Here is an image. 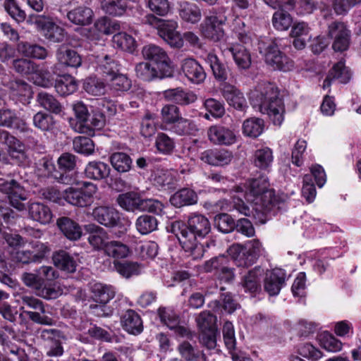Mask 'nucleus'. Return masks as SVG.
Masks as SVG:
<instances>
[{"mask_svg": "<svg viewBox=\"0 0 361 361\" xmlns=\"http://www.w3.org/2000/svg\"><path fill=\"white\" fill-rule=\"evenodd\" d=\"M226 11V8L224 6L212 8L204 17L200 24V31L205 38L214 42L220 41L223 38L224 30L221 25L227 21Z\"/></svg>", "mask_w": 361, "mask_h": 361, "instance_id": "nucleus-6", "label": "nucleus"}, {"mask_svg": "<svg viewBox=\"0 0 361 361\" xmlns=\"http://www.w3.org/2000/svg\"><path fill=\"white\" fill-rule=\"evenodd\" d=\"M286 273L281 269H274L267 271L264 280V288L271 296L279 293L281 288L285 284Z\"/></svg>", "mask_w": 361, "mask_h": 361, "instance_id": "nucleus-18", "label": "nucleus"}, {"mask_svg": "<svg viewBox=\"0 0 361 361\" xmlns=\"http://www.w3.org/2000/svg\"><path fill=\"white\" fill-rule=\"evenodd\" d=\"M311 173L306 174L303 178V185L302 188V196L308 203L314 201L316 197V190L314 183L316 182V169L314 166L310 169Z\"/></svg>", "mask_w": 361, "mask_h": 361, "instance_id": "nucleus-43", "label": "nucleus"}, {"mask_svg": "<svg viewBox=\"0 0 361 361\" xmlns=\"http://www.w3.org/2000/svg\"><path fill=\"white\" fill-rule=\"evenodd\" d=\"M91 290L93 300L101 304H106L115 296V290L112 286L100 283H94Z\"/></svg>", "mask_w": 361, "mask_h": 361, "instance_id": "nucleus-37", "label": "nucleus"}, {"mask_svg": "<svg viewBox=\"0 0 361 361\" xmlns=\"http://www.w3.org/2000/svg\"><path fill=\"white\" fill-rule=\"evenodd\" d=\"M33 125L42 131L51 130L55 126L54 117L47 113L39 111L33 116Z\"/></svg>", "mask_w": 361, "mask_h": 361, "instance_id": "nucleus-59", "label": "nucleus"}, {"mask_svg": "<svg viewBox=\"0 0 361 361\" xmlns=\"http://www.w3.org/2000/svg\"><path fill=\"white\" fill-rule=\"evenodd\" d=\"M23 283L35 290L37 295L47 300L56 298L59 292L50 286H43V281L39 274L31 272H24L21 275Z\"/></svg>", "mask_w": 361, "mask_h": 361, "instance_id": "nucleus-10", "label": "nucleus"}, {"mask_svg": "<svg viewBox=\"0 0 361 361\" xmlns=\"http://www.w3.org/2000/svg\"><path fill=\"white\" fill-rule=\"evenodd\" d=\"M328 74L334 80H338L343 84L349 82L352 76L350 70L345 66L343 60L336 63L329 71Z\"/></svg>", "mask_w": 361, "mask_h": 361, "instance_id": "nucleus-48", "label": "nucleus"}, {"mask_svg": "<svg viewBox=\"0 0 361 361\" xmlns=\"http://www.w3.org/2000/svg\"><path fill=\"white\" fill-rule=\"evenodd\" d=\"M34 73L35 74V83L42 87H50L56 82L54 73L48 69L47 62L43 63L41 67L37 65V70Z\"/></svg>", "mask_w": 361, "mask_h": 361, "instance_id": "nucleus-44", "label": "nucleus"}, {"mask_svg": "<svg viewBox=\"0 0 361 361\" xmlns=\"http://www.w3.org/2000/svg\"><path fill=\"white\" fill-rule=\"evenodd\" d=\"M172 230L188 256L193 259L203 257L204 249L198 239L204 238L212 230L211 223L206 216L197 212L191 213L186 224L175 221L172 224Z\"/></svg>", "mask_w": 361, "mask_h": 361, "instance_id": "nucleus-1", "label": "nucleus"}, {"mask_svg": "<svg viewBox=\"0 0 361 361\" xmlns=\"http://www.w3.org/2000/svg\"><path fill=\"white\" fill-rule=\"evenodd\" d=\"M260 52L264 53L267 64L274 70L288 71L293 67V62L284 55L275 42H271L267 47H259Z\"/></svg>", "mask_w": 361, "mask_h": 361, "instance_id": "nucleus-8", "label": "nucleus"}, {"mask_svg": "<svg viewBox=\"0 0 361 361\" xmlns=\"http://www.w3.org/2000/svg\"><path fill=\"white\" fill-rule=\"evenodd\" d=\"M207 61L212 70L214 78L219 81L225 82L228 78L227 67L213 53L208 54Z\"/></svg>", "mask_w": 361, "mask_h": 361, "instance_id": "nucleus-46", "label": "nucleus"}, {"mask_svg": "<svg viewBox=\"0 0 361 361\" xmlns=\"http://www.w3.org/2000/svg\"><path fill=\"white\" fill-rule=\"evenodd\" d=\"M162 128L169 130L178 135H191L198 131V128L194 121L182 116L170 127Z\"/></svg>", "mask_w": 361, "mask_h": 361, "instance_id": "nucleus-42", "label": "nucleus"}, {"mask_svg": "<svg viewBox=\"0 0 361 361\" xmlns=\"http://www.w3.org/2000/svg\"><path fill=\"white\" fill-rule=\"evenodd\" d=\"M177 183V172L167 169H157L154 173V184L161 190L174 189Z\"/></svg>", "mask_w": 361, "mask_h": 361, "instance_id": "nucleus-23", "label": "nucleus"}, {"mask_svg": "<svg viewBox=\"0 0 361 361\" xmlns=\"http://www.w3.org/2000/svg\"><path fill=\"white\" fill-rule=\"evenodd\" d=\"M83 88L90 94L101 96L105 94L106 85L101 78L89 77L85 80Z\"/></svg>", "mask_w": 361, "mask_h": 361, "instance_id": "nucleus-51", "label": "nucleus"}, {"mask_svg": "<svg viewBox=\"0 0 361 361\" xmlns=\"http://www.w3.org/2000/svg\"><path fill=\"white\" fill-rule=\"evenodd\" d=\"M92 10L85 6H79L67 13V18L76 25H88L93 20Z\"/></svg>", "mask_w": 361, "mask_h": 361, "instance_id": "nucleus-24", "label": "nucleus"}, {"mask_svg": "<svg viewBox=\"0 0 361 361\" xmlns=\"http://www.w3.org/2000/svg\"><path fill=\"white\" fill-rule=\"evenodd\" d=\"M221 93L228 104L235 109L244 111L247 107L243 94L235 86L224 82L221 85Z\"/></svg>", "mask_w": 361, "mask_h": 361, "instance_id": "nucleus-19", "label": "nucleus"}, {"mask_svg": "<svg viewBox=\"0 0 361 361\" xmlns=\"http://www.w3.org/2000/svg\"><path fill=\"white\" fill-rule=\"evenodd\" d=\"M113 42L117 47L130 53L135 51L137 45L135 39L126 32L115 34L113 37Z\"/></svg>", "mask_w": 361, "mask_h": 361, "instance_id": "nucleus-61", "label": "nucleus"}, {"mask_svg": "<svg viewBox=\"0 0 361 361\" xmlns=\"http://www.w3.org/2000/svg\"><path fill=\"white\" fill-rule=\"evenodd\" d=\"M262 271L260 268H255L250 271L247 274L244 276L242 285L245 291L252 293L257 292L259 288V276L261 275Z\"/></svg>", "mask_w": 361, "mask_h": 361, "instance_id": "nucleus-58", "label": "nucleus"}, {"mask_svg": "<svg viewBox=\"0 0 361 361\" xmlns=\"http://www.w3.org/2000/svg\"><path fill=\"white\" fill-rule=\"evenodd\" d=\"M127 6L128 0H103L102 2V9L106 13L114 16H122Z\"/></svg>", "mask_w": 361, "mask_h": 361, "instance_id": "nucleus-55", "label": "nucleus"}, {"mask_svg": "<svg viewBox=\"0 0 361 361\" xmlns=\"http://www.w3.org/2000/svg\"><path fill=\"white\" fill-rule=\"evenodd\" d=\"M293 23L290 13L284 10L276 11L272 17L273 26L278 30H287Z\"/></svg>", "mask_w": 361, "mask_h": 361, "instance_id": "nucleus-62", "label": "nucleus"}, {"mask_svg": "<svg viewBox=\"0 0 361 361\" xmlns=\"http://www.w3.org/2000/svg\"><path fill=\"white\" fill-rule=\"evenodd\" d=\"M161 121L164 125V128L170 127L180 116L179 107L175 104H166L161 110Z\"/></svg>", "mask_w": 361, "mask_h": 361, "instance_id": "nucleus-57", "label": "nucleus"}, {"mask_svg": "<svg viewBox=\"0 0 361 361\" xmlns=\"http://www.w3.org/2000/svg\"><path fill=\"white\" fill-rule=\"evenodd\" d=\"M1 190L8 195V199H26L23 187L15 180L4 183L1 186Z\"/></svg>", "mask_w": 361, "mask_h": 361, "instance_id": "nucleus-64", "label": "nucleus"}, {"mask_svg": "<svg viewBox=\"0 0 361 361\" xmlns=\"http://www.w3.org/2000/svg\"><path fill=\"white\" fill-rule=\"evenodd\" d=\"M8 146V155L13 164L25 166L28 164V156L25 145L11 135L6 143Z\"/></svg>", "mask_w": 361, "mask_h": 361, "instance_id": "nucleus-17", "label": "nucleus"}, {"mask_svg": "<svg viewBox=\"0 0 361 361\" xmlns=\"http://www.w3.org/2000/svg\"><path fill=\"white\" fill-rule=\"evenodd\" d=\"M317 340L320 347L328 352L337 353L343 348V343L329 331H324Z\"/></svg>", "mask_w": 361, "mask_h": 361, "instance_id": "nucleus-49", "label": "nucleus"}, {"mask_svg": "<svg viewBox=\"0 0 361 361\" xmlns=\"http://www.w3.org/2000/svg\"><path fill=\"white\" fill-rule=\"evenodd\" d=\"M164 98L180 106H188L197 100V95L192 91L182 87L169 89L163 92Z\"/></svg>", "mask_w": 361, "mask_h": 361, "instance_id": "nucleus-20", "label": "nucleus"}, {"mask_svg": "<svg viewBox=\"0 0 361 361\" xmlns=\"http://www.w3.org/2000/svg\"><path fill=\"white\" fill-rule=\"evenodd\" d=\"M36 24L44 37L52 42H62L66 38L65 30L56 25L50 18L40 16Z\"/></svg>", "mask_w": 361, "mask_h": 361, "instance_id": "nucleus-12", "label": "nucleus"}, {"mask_svg": "<svg viewBox=\"0 0 361 361\" xmlns=\"http://www.w3.org/2000/svg\"><path fill=\"white\" fill-rule=\"evenodd\" d=\"M55 89L61 96H67L74 93L78 87L77 80L71 75H63L56 80Z\"/></svg>", "mask_w": 361, "mask_h": 361, "instance_id": "nucleus-40", "label": "nucleus"}, {"mask_svg": "<svg viewBox=\"0 0 361 361\" xmlns=\"http://www.w3.org/2000/svg\"><path fill=\"white\" fill-rule=\"evenodd\" d=\"M41 338L44 341H53L47 354L48 356L59 357L63 354V348L61 342L57 339L61 337V331L55 329H43L41 331Z\"/></svg>", "mask_w": 361, "mask_h": 361, "instance_id": "nucleus-32", "label": "nucleus"}, {"mask_svg": "<svg viewBox=\"0 0 361 361\" xmlns=\"http://www.w3.org/2000/svg\"><path fill=\"white\" fill-rule=\"evenodd\" d=\"M73 109L79 122L74 127L75 130L78 133H85V123L87 121L90 116L87 106L82 102H77L73 105Z\"/></svg>", "mask_w": 361, "mask_h": 361, "instance_id": "nucleus-56", "label": "nucleus"}, {"mask_svg": "<svg viewBox=\"0 0 361 361\" xmlns=\"http://www.w3.org/2000/svg\"><path fill=\"white\" fill-rule=\"evenodd\" d=\"M136 76L147 82H150L156 78H162L168 76L169 73L161 71H157V68L152 66L148 62H140L135 67Z\"/></svg>", "mask_w": 361, "mask_h": 361, "instance_id": "nucleus-25", "label": "nucleus"}, {"mask_svg": "<svg viewBox=\"0 0 361 361\" xmlns=\"http://www.w3.org/2000/svg\"><path fill=\"white\" fill-rule=\"evenodd\" d=\"M29 216L41 224H49L52 219L50 209L40 202H32L28 206Z\"/></svg>", "mask_w": 361, "mask_h": 361, "instance_id": "nucleus-34", "label": "nucleus"}, {"mask_svg": "<svg viewBox=\"0 0 361 361\" xmlns=\"http://www.w3.org/2000/svg\"><path fill=\"white\" fill-rule=\"evenodd\" d=\"M225 51L231 54L233 59L240 69H247L250 68L252 61L251 56L247 49L242 44H232Z\"/></svg>", "mask_w": 361, "mask_h": 361, "instance_id": "nucleus-29", "label": "nucleus"}, {"mask_svg": "<svg viewBox=\"0 0 361 361\" xmlns=\"http://www.w3.org/2000/svg\"><path fill=\"white\" fill-rule=\"evenodd\" d=\"M117 204L124 210L135 212H149L160 214L163 209V204L153 199H143L140 195L134 191L124 192L118 195Z\"/></svg>", "mask_w": 361, "mask_h": 361, "instance_id": "nucleus-4", "label": "nucleus"}, {"mask_svg": "<svg viewBox=\"0 0 361 361\" xmlns=\"http://www.w3.org/2000/svg\"><path fill=\"white\" fill-rule=\"evenodd\" d=\"M158 221L151 215L144 214L139 216L135 222L137 231L142 235H147L157 228Z\"/></svg>", "mask_w": 361, "mask_h": 361, "instance_id": "nucleus-54", "label": "nucleus"}, {"mask_svg": "<svg viewBox=\"0 0 361 361\" xmlns=\"http://www.w3.org/2000/svg\"><path fill=\"white\" fill-rule=\"evenodd\" d=\"M110 167L102 161H90L85 169V176L91 179L102 180L110 174Z\"/></svg>", "mask_w": 361, "mask_h": 361, "instance_id": "nucleus-38", "label": "nucleus"}, {"mask_svg": "<svg viewBox=\"0 0 361 361\" xmlns=\"http://www.w3.org/2000/svg\"><path fill=\"white\" fill-rule=\"evenodd\" d=\"M108 85L114 91L126 92L131 87V80L123 74L116 73L108 80Z\"/></svg>", "mask_w": 361, "mask_h": 361, "instance_id": "nucleus-63", "label": "nucleus"}, {"mask_svg": "<svg viewBox=\"0 0 361 361\" xmlns=\"http://www.w3.org/2000/svg\"><path fill=\"white\" fill-rule=\"evenodd\" d=\"M198 197L196 192L189 188H183L170 197V202L176 207L192 205L197 203Z\"/></svg>", "mask_w": 361, "mask_h": 361, "instance_id": "nucleus-35", "label": "nucleus"}, {"mask_svg": "<svg viewBox=\"0 0 361 361\" xmlns=\"http://www.w3.org/2000/svg\"><path fill=\"white\" fill-rule=\"evenodd\" d=\"M233 158V153L225 149H207L202 152L200 157L203 162L215 166L227 165L232 161Z\"/></svg>", "mask_w": 361, "mask_h": 361, "instance_id": "nucleus-16", "label": "nucleus"}, {"mask_svg": "<svg viewBox=\"0 0 361 361\" xmlns=\"http://www.w3.org/2000/svg\"><path fill=\"white\" fill-rule=\"evenodd\" d=\"M177 350L181 357L185 361H208L204 353L188 341L180 343Z\"/></svg>", "mask_w": 361, "mask_h": 361, "instance_id": "nucleus-33", "label": "nucleus"}, {"mask_svg": "<svg viewBox=\"0 0 361 361\" xmlns=\"http://www.w3.org/2000/svg\"><path fill=\"white\" fill-rule=\"evenodd\" d=\"M329 35L334 38L332 49L336 52L347 51L350 47L351 32L341 22L334 21L329 25Z\"/></svg>", "mask_w": 361, "mask_h": 361, "instance_id": "nucleus-9", "label": "nucleus"}, {"mask_svg": "<svg viewBox=\"0 0 361 361\" xmlns=\"http://www.w3.org/2000/svg\"><path fill=\"white\" fill-rule=\"evenodd\" d=\"M110 162L113 168L119 173L128 172L132 166L131 158L123 152L113 153L110 157Z\"/></svg>", "mask_w": 361, "mask_h": 361, "instance_id": "nucleus-50", "label": "nucleus"}, {"mask_svg": "<svg viewBox=\"0 0 361 361\" xmlns=\"http://www.w3.org/2000/svg\"><path fill=\"white\" fill-rule=\"evenodd\" d=\"M97 71L106 78H111L118 72V63L112 56H101L97 61Z\"/></svg>", "mask_w": 361, "mask_h": 361, "instance_id": "nucleus-41", "label": "nucleus"}, {"mask_svg": "<svg viewBox=\"0 0 361 361\" xmlns=\"http://www.w3.org/2000/svg\"><path fill=\"white\" fill-rule=\"evenodd\" d=\"M98 188L93 183L84 181L80 188L69 187L61 194L62 198L68 204L78 207H85L93 202V197Z\"/></svg>", "mask_w": 361, "mask_h": 361, "instance_id": "nucleus-7", "label": "nucleus"}, {"mask_svg": "<svg viewBox=\"0 0 361 361\" xmlns=\"http://www.w3.org/2000/svg\"><path fill=\"white\" fill-rule=\"evenodd\" d=\"M123 328L129 334H140L143 331L142 321L140 315L133 310H127L121 317Z\"/></svg>", "mask_w": 361, "mask_h": 361, "instance_id": "nucleus-27", "label": "nucleus"}, {"mask_svg": "<svg viewBox=\"0 0 361 361\" xmlns=\"http://www.w3.org/2000/svg\"><path fill=\"white\" fill-rule=\"evenodd\" d=\"M181 69L185 76L192 83L200 84L206 78V73L203 68L195 59H186L183 60Z\"/></svg>", "mask_w": 361, "mask_h": 361, "instance_id": "nucleus-21", "label": "nucleus"}, {"mask_svg": "<svg viewBox=\"0 0 361 361\" xmlns=\"http://www.w3.org/2000/svg\"><path fill=\"white\" fill-rule=\"evenodd\" d=\"M250 99L262 114L269 116L274 124L280 126L283 121L284 106L279 97L277 87L271 82L259 83L250 94Z\"/></svg>", "mask_w": 361, "mask_h": 361, "instance_id": "nucleus-3", "label": "nucleus"}, {"mask_svg": "<svg viewBox=\"0 0 361 361\" xmlns=\"http://www.w3.org/2000/svg\"><path fill=\"white\" fill-rule=\"evenodd\" d=\"M209 140L216 145L229 146L236 142V135L233 130L221 125H214L207 130Z\"/></svg>", "mask_w": 361, "mask_h": 361, "instance_id": "nucleus-14", "label": "nucleus"}, {"mask_svg": "<svg viewBox=\"0 0 361 361\" xmlns=\"http://www.w3.org/2000/svg\"><path fill=\"white\" fill-rule=\"evenodd\" d=\"M19 50L27 57L37 59H44L47 56V49L39 45L28 42H21L18 44Z\"/></svg>", "mask_w": 361, "mask_h": 361, "instance_id": "nucleus-53", "label": "nucleus"}, {"mask_svg": "<svg viewBox=\"0 0 361 361\" xmlns=\"http://www.w3.org/2000/svg\"><path fill=\"white\" fill-rule=\"evenodd\" d=\"M92 217L99 224L106 228H114L121 224V214L113 207L98 206L93 209Z\"/></svg>", "mask_w": 361, "mask_h": 361, "instance_id": "nucleus-13", "label": "nucleus"}, {"mask_svg": "<svg viewBox=\"0 0 361 361\" xmlns=\"http://www.w3.org/2000/svg\"><path fill=\"white\" fill-rule=\"evenodd\" d=\"M104 253L114 259H123L129 255L130 249L120 241L111 240L106 245Z\"/></svg>", "mask_w": 361, "mask_h": 361, "instance_id": "nucleus-52", "label": "nucleus"}, {"mask_svg": "<svg viewBox=\"0 0 361 361\" xmlns=\"http://www.w3.org/2000/svg\"><path fill=\"white\" fill-rule=\"evenodd\" d=\"M229 255L233 259L236 266L248 267L255 263L252 255L240 244H233L228 250Z\"/></svg>", "mask_w": 361, "mask_h": 361, "instance_id": "nucleus-30", "label": "nucleus"}, {"mask_svg": "<svg viewBox=\"0 0 361 361\" xmlns=\"http://www.w3.org/2000/svg\"><path fill=\"white\" fill-rule=\"evenodd\" d=\"M87 231L89 233L87 240L91 246L94 250L104 252L106 245L109 243L107 232L103 228L94 224L89 225Z\"/></svg>", "mask_w": 361, "mask_h": 361, "instance_id": "nucleus-22", "label": "nucleus"}, {"mask_svg": "<svg viewBox=\"0 0 361 361\" xmlns=\"http://www.w3.org/2000/svg\"><path fill=\"white\" fill-rule=\"evenodd\" d=\"M56 56L59 63L72 68H78L82 64V58L75 50L60 46L56 50Z\"/></svg>", "mask_w": 361, "mask_h": 361, "instance_id": "nucleus-28", "label": "nucleus"}, {"mask_svg": "<svg viewBox=\"0 0 361 361\" xmlns=\"http://www.w3.org/2000/svg\"><path fill=\"white\" fill-rule=\"evenodd\" d=\"M142 55L145 60L155 63L164 71L171 75V61L163 48L154 44H146L142 49Z\"/></svg>", "mask_w": 361, "mask_h": 361, "instance_id": "nucleus-11", "label": "nucleus"}, {"mask_svg": "<svg viewBox=\"0 0 361 361\" xmlns=\"http://www.w3.org/2000/svg\"><path fill=\"white\" fill-rule=\"evenodd\" d=\"M56 224L64 235L71 240H77L82 235V229L80 225L67 216L60 217L56 221Z\"/></svg>", "mask_w": 361, "mask_h": 361, "instance_id": "nucleus-26", "label": "nucleus"}, {"mask_svg": "<svg viewBox=\"0 0 361 361\" xmlns=\"http://www.w3.org/2000/svg\"><path fill=\"white\" fill-rule=\"evenodd\" d=\"M39 105L47 111L55 114H60L63 109L61 104L56 98L46 92H40L37 95Z\"/></svg>", "mask_w": 361, "mask_h": 361, "instance_id": "nucleus-39", "label": "nucleus"}, {"mask_svg": "<svg viewBox=\"0 0 361 361\" xmlns=\"http://www.w3.org/2000/svg\"><path fill=\"white\" fill-rule=\"evenodd\" d=\"M178 13L180 18L185 22L196 24L202 18V11L195 3L183 1L180 4Z\"/></svg>", "mask_w": 361, "mask_h": 361, "instance_id": "nucleus-31", "label": "nucleus"}, {"mask_svg": "<svg viewBox=\"0 0 361 361\" xmlns=\"http://www.w3.org/2000/svg\"><path fill=\"white\" fill-rule=\"evenodd\" d=\"M264 121L259 118L252 117L246 119L243 123V133L247 137H257L264 130Z\"/></svg>", "mask_w": 361, "mask_h": 361, "instance_id": "nucleus-47", "label": "nucleus"}, {"mask_svg": "<svg viewBox=\"0 0 361 361\" xmlns=\"http://www.w3.org/2000/svg\"><path fill=\"white\" fill-rule=\"evenodd\" d=\"M268 178L260 176L250 180L245 199L252 204V210L263 215H275L286 207V197L269 189Z\"/></svg>", "mask_w": 361, "mask_h": 361, "instance_id": "nucleus-2", "label": "nucleus"}, {"mask_svg": "<svg viewBox=\"0 0 361 361\" xmlns=\"http://www.w3.org/2000/svg\"><path fill=\"white\" fill-rule=\"evenodd\" d=\"M54 265L59 269L68 273H74L78 267V262L73 257L64 250H60L53 255Z\"/></svg>", "mask_w": 361, "mask_h": 361, "instance_id": "nucleus-36", "label": "nucleus"}, {"mask_svg": "<svg viewBox=\"0 0 361 361\" xmlns=\"http://www.w3.org/2000/svg\"><path fill=\"white\" fill-rule=\"evenodd\" d=\"M252 162L258 169L267 170L273 162L272 151L269 147L257 149L253 155Z\"/></svg>", "mask_w": 361, "mask_h": 361, "instance_id": "nucleus-45", "label": "nucleus"}, {"mask_svg": "<svg viewBox=\"0 0 361 361\" xmlns=\"http://www.w3.org/2000/svg\"><path fill=\"white\" fill-rule=\"evenodd\" d=\"M224 341L226 347L230 351L233 361H252L245 353L235 351L236 340L233 325L230 322H226L222 329Z\"/></svg>", "mask_w": 361, "mask_h": 361, "instance_id": "nucleus-15", "label": "nucleus"}, {"mask_svg": "<svg viewBox=\"0 0 361 361\" xmlns=\"http://www.w3.org/2000/svg\"><path fill=\"white\" fill-rule=\"evenodd\" d=\"M142 23L156 28L159 35L171 47L180 48L183 46L180 35L176 31L178 24L176 21L159 18L152 13L145 16Z\"/></svg>", "mask_w": 361, "mask_h": 361, "instance_id": "nucleus-5", "label": "nucleus"}, {"mask_svg": "<svg viewBox=\"0 0 361 361\" xmlns=\"http://www.w3.org/2000/svg\"><path fill=\"white\" fill-rule=\"evenodd\" d=\"M196 322L200 331L218 330L216 317L209 311L202 312L196 318Z\"/></svg>", "mask_w": 361, "mask_h": 361, "instance_id": "nucleus-60", "label": "nucleus"}]
</instances>
